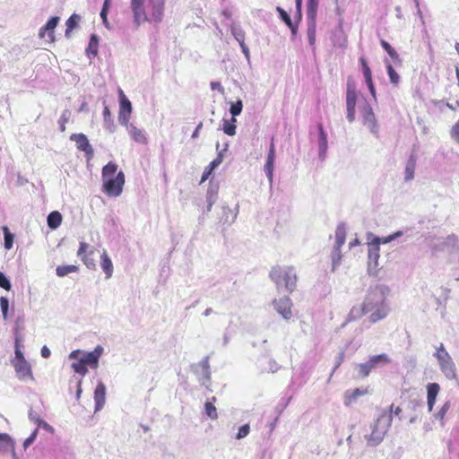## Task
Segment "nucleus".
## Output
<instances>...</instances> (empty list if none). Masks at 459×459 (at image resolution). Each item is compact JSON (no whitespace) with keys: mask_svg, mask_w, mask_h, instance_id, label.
Masks as SVG:
<instances>
[{"mask_svg":"<svg viewBox=\"0 0 459 459\" xmlns=\"http://www.w3.org/2000/svg\"><path fill=\"white\" fill-rule=\"evenodd\" d=\"M389 288L384 284L370 286L364 300V309L370 313L369 320L376 323L385 318L389 307L385 302Z\"/></svg>","mask_w":459,"mask_h":459,"instance_id":"obj_1","label":"nucleus"},{"mask_svg":"<svg viewBox=\"0 0 459 459\" xmlns=\"http://www.w3.org/2000/svg\"><path fill=\"white\" fill-rule=\"evenodd\" d=\"M145 0H131L130 7L134 14V22L139 26L144 22H161L164 16L165 0H149L148 12L144 8Z\"/></svg>","mask_w":459,"mask_h":459,"instance_id":"obj_2","label":"nucleus"},{"mask_svg":"<svg viewBox=\"0 0 459 459\" xmlns=\"http://www.w3.org/2000/svg\"><path fill=\"white\" fill-rule=\"evenodd\" d=\"M117 171V165L109 161L101 171L103 181V191L111 197H117L123 192L125 185V174L123 171Z\"/></svg>","mask_w":459,"mask_h":459,"instance_id":"obj_3","label":"nucleus"},{"mask_svg":"<svg viewBox=\"0 0 459 459\" xmlns=\"http://www.w3.org/2000/svg\"><path fill=\"white\" fill-rule=\"evenodd\" d=\"M394 404L390 406V411H384L376 421L370 426L371 432L365 436L368 445L370 446H378L387 433L389 428L392 425L393 416L392 411Z\"/></svg>","mask_w":459,"mask_h":459,"instance_id":"obj_4","label":"nucleus"},{"mask_svg":"<svg viewBox=\"0 0 459 459\" xmlns=\"http://www.w3.org/2000/svg\"><path fill=\"white\" fill-rule=\"evenodd\" d=\"M270 278L278 290L284 288L287 291L292 292L296 288L297 274L293 266L276 265L272 268Z\"/></svg>","mask_w":459,"mask_h":459,"instance_id":"obj_5","label":"nucleus"},{"mask_svg":"<svg viewBox=\"0 0 459 459\" xmlns=\"http://www.w3.org/2000/svg\"><path fill=\"white\" fill-rule=\"evenodd\" d=\"M434 357L437 359L439 368L444 376L449 380H457L456 366L443 343L437 347Z\"/></svg>","mask_w":459,"mask_h":459,"instance_id":"obj_6","label":"nucleus"},{"mask_svg":"<svg viewBox=\"0 0 459 459\" xmlns=\"http://www.w3.org/2000/svg\"><path fill=\"white\" fill-rule=\"evenodd\" d=\"M368 240H370L368 249V273L370 276H377L380 269L378 264L380 257V238L374 236L372 233H368Z\"/></svg>","mask_w":459,"mask_h":459,"instance_id":"obj_7","label":"nucleus"},{"mask_svg":"<svg viewBox=\"0 0 459 459\" xmlns=\"http://www.w3.org/2000/svg\"><path fill=\"white\" fill-rule=\"evenodd\" d=\"M389 363H391V359L386 353L371 356L368 361L357 365L359 376L365 378L373 369L383 368Z\"/></svg>","mask_w":459,"mask_h":459,"instance_id":"obj_8","label":"nucleus"},{"mask_svg":"<svg viewBox=\"0 0 459 459\" xmlns=\"http://www.w3.org/2000/svg\"><path fill=\"white\" fill-rule=\"evenodd\" d=\"M194 373L196 375L198 381L204 386L208 387L211 380V369L209 357H204L197 364L192 366Z\"/></svg>","mask_w":459,"mask_h":459,"instance_id":"obj_9","label":"nucleus"},{"mask_svg":"<svg viewBox=\"0 0 459 459\" xmlns=\"http://www.w3.org/2000/svg\"><path fill=\"white\" fill-rule=\"evenodd\" d=\"M357 91L353 83L348 82L346 91V109L347 119L350 123L354 122L356 114Z\"/></svg>","mask_w":459,"mask_h":459,"instance_id":"obj_10","label":"nucleus"},{"mask_svg":"<svg viewBox=\"0 0 459 459\" xmlns=\"http://www.w3.org/2000/svg\"><path fill=\"white\" fill-rule=\"evenodd\" d=\"M360 112L363 125L367 126L373 134L377 135L378 126L372 108L367 102H364Z\"/></svg>","mask_w":459,"mask_h":459,"instance_id":"obj_11","label":"nucleus"},{"mask_svg":"<svg viewBox=\"0 0 459 459\" xmlns=\"http://www.w3.org/2000/svg\"><path fill=\"white\" fill-rule=\"evenodd\" d=\"M132 113V103L126 98L124 91L119 90V114L118 121L121 125H127Z\"/></svg>","mask_w":459,"mask_h":459,"instance_id":"obj_12","label":"nucleus"},{"mask_svg":"<svg viewBox=\"0 0 459 459\" xmlns=\"http://www.w3.org/2000/svg\"><path fill=\"white\" fill-rule=\"evenodd\" d=\"M70 140L76 143L78 150L85 153L87 160H91L93 157V148L84 134H73L70 136Z\"/></svg>","mask_w":459,"mask_h":459,"instance_id":"obj_13","label":"nucleus"},{"mask_svg":"<svg viewBox=\"0 0 459 459\" xmlns=\"http://www.w3.org/2000/svg\"><path fill=\"white\" fill-rule=\"evenodd\" d=\"M11 364L14 368L16 377L19 380L26 381L27 379H34L31 366L27 360L11 361Z\"/></svg>","mask_w":459,"mask_h":459,"instance_id":"obj_14","label":"nucleus"},{"mask_svg":"<svg viewBox=\"0 0 459 459\" xmlns=\"http://www.w3.org/2000/svg\"><path fill=\"white\" fill-rule=\"evenodd\" d=\"M103 351L102 346L98 345L92 351H82V356L79 359L91 368H96L99 365V360Z\"/></svg>","mask_w":459,"mask_h":459,"instance_id":"obj_15","label":"nucleus"},{"mask_svg":"<svg viewBox=\"0 0 459 459\" xmlns=\"http://www.w3.org/2000/svg\"><path fill=\"white\" fill-rule=\"evenodd\" d=\"M274 309L286 320L292 316L291 307L292 302L289 297H283L279 299H274Z\"/></svg>","mask_w":459,"mask_h":459,"instance_id":"obj_16","label":"nucleus"},{"mask_svg":"<svg viewBox=\"0 0 459 459\" xmlns=\"http://www.w3.org/2000/svg\"><path fill=\"white\" fill-rule=\"evenodd\" d=\"M95 412L100 411L106 403V386L99 381L94 390Z\"/></svg>","mask_w":459,"mask_h":459,"instance_id":"obj_17","label":"nucleus"},{"mask_svg":"<svg viewBox=\"0 0 459 459\" xmlns=\"http://www.w3.org/2000/svg\"><path fill=\"white\" fill-rule=\"evenodd\" d=\"M318 128V156L320 160H325L327 148H328V142H327V134L325 131L324 130V127L321 124L317 126Z\"/></svg>","mask_w":459,"mask_h":459,"instance_id":"obj_18","label":"nucleus"},{"mask_svg":"<svg viewBox=\"0 0 459 459\" xmlns=\"http://www.w3.org/2000/svg\"><path fill=\"white\" fill-rule=\"evenodd\" d=\"M439 389H440V386L437 383H431V384L428 385L427 403H428L429 411H431L433 410Z\"/></svg>","mask_w":459,"mask_h":459,"instance_id":"obj_19","label":"nucleus"},{"mask_svg":"<svg viewBox=\"0 0 459 459\" xmlns=\"http://www.w3.org/2000/svg\"><path fill=\"white\" fill-rule=\"evenodd\" d=\"M275 152H268L266 162L264 167V173L269 180L270 185H273V169H274Z\"/></svg>","mask_w":459,"mask_h":459,"instance_id":"obj_20","label":"nucleus"},{"mask_svg":"<svg viewBox=\"0 0 459 459\" xmlns=\"http://www.w3.org/2000/svg\"><path fill=\"white\" fill-rule=\"evenodd\" d=\"M276 12L279 14L280 19L290 28L293 36L297 34L298 25L295 24L289 13L280 6L276 7Z\"/></svg>","mask_w":459,"mask_h":459,"instance_id":"obj_21","label":"nucleus"},{"mask_svg":"<svg viewBox=\"0 0 459 459\" xmlns=\"http://www.w3.org/2000/svg\"><path fill=\"white\" fill-rule=\"evenodd\" d=\"M123 126L126 127L128 134L135 142L140 143H144L146 142V137L143 130L137 128L133 124H130L129 121L127 122V125Z\"/></svg>","mask_w":459,"mask_h":459,"instance_id":"obj_22","label":"nucleus"},{"mask_svg":"<svg viewBox=\"0 0 459 459\" xmlns=\"http://www.w3.org/2000/svg\"><path fill=\"white\" fill-rule=\"evenodd\" d=\"M101 263L100 266L103 272L106 274V278L109 279L113 273V264L111 259L108 257V254L104 251L101 255Z\"/></svg>","mask_w":459,"mask_h":459,"instance_id":"obj_23","label":"nucleus"},{"mask_svg":"<svg viewBox=\"0 0 459 459\" xmlns=\"http://www.w3.org/2000/svg\"><path fill=\"white\" fill-rule=\"evenodd\" d=\"M319 0H307V19L316 21Z\"/></svg>","mask_w":459,"mask_h":459,"instance_id":"obj_24","label":"nucleus"},{"mask_svg":"<svg viewBox=\"0 0 459 459\" xmlns=\"http://www.w3.org/2000/svg\"><path fill=\"white\" fill-rule=\"evenodd\" d=\"M99 48V37L96 34H91L89 45L86 48V54L89 58L95 57L98 54Z\"/></svg>","mask_w":459,"mask_h":459,"instance_id":"obj_25","label":"nucleus"},{"mask_svg":"<svg viewBox=\"0 0 459 459\" xmlns=\"http://www.w3.org/2000/svg\"><path fill=\"white\" fill-rule=\"evenodd\" d=\"M24 329V316H19L14 323L13 326V337L14 340H23L22 331Z\"/></svg>","mask_w":459,"mask_h":459,"instance_id":"obj_26","label":"nucleus"},{"mask_svg":"<svg viewBox=\"0 0 459 459\" xmlns=\"http://www.w3.org/2000/svg\"><path fill=\"white\" fill-rule=\"evenodd\" d=\"M59 20V17L52 16L44 25V30H48V37L51 42L55 39L54 30L57 26Z\"/></svg>","mask_w":459,"mask_h":459,"instance_id":"obj_27","label":"nucleus"},{"mask_svg":"<svg viewBox=\"0 0 459 459\" xmlns=\"http://www.w3.org/2000/svg\"><path fill=\"white\" fill-rule=\"evenodd\" d=\"M365 393L366 391H363L359 388L346 391L344 404L346 406L351 405L359 396L365 394Z\"/></svg>","mask_w":459,"mask_h":459,"instance_id":"obj_28","label":"nucleus"},{"mask_svg":"<svg viewBox=\"0 0 459 459\" xmlns=\"http://www.w3.org/2000/svg\"><path fill=\"white\" fill-rule=\"evenodd\" d=\"M48 225L50 229H56L62 222V215L59 212H51L47 218Z\"/></svg>","mask_w":459,"mask_h":459,"instance_id":"obj_29","label":"nucleus"},{"mask_svg":"<svg viewBox=\"0 0 459 459\" xmlns=\"http://www.w3.org/2000/svg\"><path fill=\"white\" fill-rule=\"evenodd\" d=\"M346 240V229L344 225H338L335 230V244L333 247H341L344 245Z\"/></svg>","mask_w":459,"mask_h":459,"instance_id":"obj_30","label":"nucleus"},{"mask_svg":"<svg viewBox=\"0 0 459 459\" xmlns=\"http://www.w3.org/2000/svg\"><path fill=\"white\" fill-rule=\"evenodd\" d=\"M230 31L238 44L245 43V32L238 24L232 22L230 25Z\"/></svg>","mask_w":459,"mask_h":459,"instance_id":"obj_31","label":"nucleus"},{"mask_svg":"<svg viewBox=\"0 0 459 459\" xmlns=\"http://www.w3.org/2000/svg\"><path fill=\"white\" fill-rule=\"evenodd\" d=\"M364 309V304L361 307H353L347 316V321L351 322L360 318L364 314H367Z\"/></svg>","mask_w":459,"mask_h":459,"instance_id":"obj_32","label":"nucleus"},{"mask_svg":"<svg viewBox=\"0 0 459 459\" xmlns=\"http://www.w3.org/2000/svg\"><path fill=\"white\" fill-rule=\"evenodd\" d=\"M332 257V270L335 271L336 268L340 265L342 261V248L338 247H333L331 254Z\"/></svg>","mask_w":459,"mask_h":459,"instance_id":"obj_33","label":"nucleus"},{"mask_svg":"<svg viewBox=\"0 0 459 459\" xmlns=\"http://www.w3.org/2000/svg\"><path fill=\"white\" fill-rule=\"evenodd\" d=\"M78 271V266L70 264V265H59L56 269V275L59 277H65L71 273H76Z\"/></svg>","mask_w":459,"mask_h":459,"instance_id":"obj_34","label":"nucleus"},{"mask_svg":"<svg viewBox=\"0 0 459 459\" xmlns=\"http://www.w3.org/2000/svg\"><path fill=\"white\" fill-rule=\"evenodd\" d=\"M2 230L4 233V248L7 250H10L13 247V234L9 230V228L7 226H3Z\"/></svg>","mask_w":459,"mask_h":459,"instance_id":"obj_35","label":"nucleus"},{"mask_svg":"<svg viewBox=\"0 0 459 459\" xmlns=\"http://www.w3.org/2000/svg\"><path fill=\"white\" fill-rule=\"evenodd\" d=\"M23 340H14V358L11 361L27 360L22 351V342Z\"/></svg>","mask_w":459,"mask_h":459,"instance_id":"obj_36","label":"nucleus"},{"mask_svg":"<svg viewBox=\"0 0 459 459\" xmlns=\"http://www.w3.org/2000/svg\"><path fill=\"white\" fill-rule=\"evenodd\" d=\"M103 119H104V124H105V126L106 128L109 131V132H114L115 130V126L113 124V121H112V117H111V113H110V110L109 108H108V106H105L104 107V110H103Z\"/></svg>","mask_w":459,"mask_h":459,"instance_id":"obj_37","label":"nucleus"},{"mask_svg":"<svg viewBox=\"0 0 459 459\" xmlns=\"http://www.w3.org/2000/svg\"><path fill=\"white\" fill-rule=\"evenodd\" d=\"M236 118H232L229 121L224 119L223 121V132L228 135H234L236 134Z\"/></svg>","mask_w":459,"mask_h":459,"instance_id":"obj_38","label":"nucleus"},{"mask_svg":"<svg viewBox=\"0 0 459 459\" xmlns=\"http://www.w3.org/2000/svg\"><path fill=\"white\" fill-rule=\"evenodd\" d=\"M13 446H14L13 440L8 434L0 433V446H1V448L9 450V449H13Z\"/></svg>","mask_w":459,"mask_h":459,"instance_id":"obj_39","label":"nucleus"},{"mask_svg":"<svg viewBox=\"0 0 459 459\" xmlns=\"http://www.w3.org/2000/svg\"><path fill=\"white\" fill-rule=\"evenodd\" d=\"M71 367L74 372L80 374L82 377H84L88 373L87 365L84 364L81 359L73 362Z\"/></svg>","mask_w":459,"mask_h":459,"instance_id":"obj_40","label":"nucleus"},{"mask_svg":"<svg viewBox=\"0 0 459 459\" xmlns=\"http://www.w3.org/2000/svg\"><path fill=\"white\" fill-rule=\"evenodd\" d=\"M316 21H307V37L310 45H314L316 40Z\"/></svg>","mask_w":459,"mask_h":459,"instance_id":"obj_41","label":"nucleus"},{"mask_svg":"<svg viewBox=\"0 0 459 459\" xmlns=\"http://www.w3.org/2000/svg\"><path fill=\"white\" fill-rule=\"evenodd\" d=\"M243 109V102L241 100H237L236 102H230V112L232 116V118H235L237 116L240 115Z\"/></svg>","mask_w":459,"mask_h":459,"instance_id":"obj_42","label":"nucleus"},{"mask_svg":"<svg viewBox=\"0 0 459 459\" xmlns=\"http://www.w3.org/2000/svg\"><path fill=\"white\" fill-rule=\"evenodd\" d=\"M380 44L393 60H397L399 58L395 49L387 41L381 39Z\"/></svg>","mask_w":459,"mask_h":459,"instance_id":"obj_43","label":"nucleus"},{"mask_svg":"<svg viewBox=\"0 0 459 459\" xmlns=\"http://www.w3.org/2000/svg\"><path fill=\"white\" fill-rule=\"evenodd\" d=\"M386 70H387V74H388V76H389V79H390V82L394 84V85H397L400 82V76L399 74L395 72V70L394 69V67L392 66L391 64H389L388 62H386Z\"/></svg>","mask_w":459,"mask_h":459,"instance_id":"obj_44","label":"nucleus"},{"mask_svg":"<svg viewBox=\"0 0 459 459\" xmlns=\"http://www.w3.org/2000/svg\"><path fill=\"white\" fill-rule=\"evenodd\" d=\"M414 169H415V161L411 158L405 168V177L404 179L406 181H410L414 177Z\"/></svg>","mask_w":459,"mask_h":459,"instance_id":"obj_45","label":"nucleus"},{"mask_svg":"<svg viewBox=\"0 0 459 459\" xmlns=\"http://www.w3.org/2000/svg\"><path fill=\"white\" fill-rule=\"evenodd\" d=\"M110 1L111 0H104L101 11H100V18L106 27H108V13L110 7Z\"/></svg>","mask_w":459,"mask_h":459,"instance_id":"obj_46","label":"nucleus"},{"mask_svg":"<svg viewBox=\"0 0 459 459\" xmlns=\"http://www.w3.org/2000/svg\"><path fill=\"white\" fill-rule=\"evenodd\" d=\"M70 117H71V111L68 109H65L58 120L59 128H60L61 132H65V124L68 122Z\"/></svg>","mask_w":459,"mask_h":459,"instance_id":"obj_47","label":"nucleus"},{"mask_svg":"<svg viewBox=\"0 0 459 459\" xmlns=\"http://www.w3.org/2000/svg\"><path fill=\"white\" fill-rule=\"evenodd\" d=\"M204 408L205 412L210 419L216 420L218 418L216 408L212 402L205 403Z\"/></svg>","mask_w":459,"mask_h":459,"instance_id":"obj_48","label":"nucleus"},{"mask_svg":"<svg viewBox=\"0 0 459 459\" xmlns=\"http://www.w3.org/2000/svg\"><path fill=\"white\" fill-rule=\"evenodd\" d=\"M227 149H228V143L225 144L224 149L222 151H220L218 152L217 157L210 163L209 168L211 169V170L215 169L222 162V159H223L222 152L227 151Z\"/></svg>","mask_w":459,"mask_h":459,"instance_id":"obj_49","label":"nucleus"},{"mask_svg":"<svg viewBox=\"0 0 459 459\" xmlns=\"http://www.w3.org/2000/svg\"><path fill=\"white\" fill-rule=\"evenodd\" d=\"M450 408V402L449 401H446L443 406L441 407V409L437 412V414H435V418L437 420H439L441 421V425H443V420H444V417L445 415L446 414L447 411L449 410Z\"/></svg>","mask_w":459,"mask_h":459,"instance_id":"obj_50","label":"nucleus"},{"mask_svg":"<svg viewBox=\"0 0 459 459\" xmlns=\"http://www.w3.org/2000/svg\"><path fill=\"white\" fill-rule=\"evenodd\" d=\"M0 307L3 314V318L6 320L8 318V310H9V300L5 297L0 298Z\"/></svg>","mask_w":459,"mask_h":459,"instance_id":"obj_51","label":"nucleus"},{"mask_svg":"<svg viewBox=\"0 0 459 459\" xmlns=\"http://www.w3.org/2000/svg\"><path fill=\"white\" fill-rule=\"evenodd\" d=\"M79 20H80L79 15H77L75 13L71 15L65 23L66 27L68 28V30H73V29H74L77 26Z\"/></svg>","mask_w":459,"mask_h":459,"instance_id":"obj_52","label":"nucleus"},{"mask_svg":"<svg viewBox=\"0 0 459 459\" xmlns=\"http://www.w3.org/2000/svg\"><path fill=\"white\" fill-rule=\"evenodd\" d=\"M249 432H250L249 424H244L238 429L236 438L242 439V438L246 437L249 434Z\"/></svg>","mask_w":459,"mask_h":459,"instance_id":"obj_53","label":"nucleus"},{"mask_svg":"<svg viewBox=\"0 0 459 459\" xmlns=\"http://www.w3.org/2000/svg\"><path fill=\"white\" fill-rule=\"evenodd\" d=\"M359 62H360V65H361V67H362V72H363L364 78L365 79H367V78L369 79V77H372L371 70H370L369 66L368 65V63H367L366 59L361 56L359 58Z\"/></svg>","mask_w":459,"mask_h":459,"instance_id":"obj_54","label":"nucleus"},{"mask_svg":"<svg viewBox=\"0 0 459 459\" xmlns=\"http://www.w3.org/2000/svg\"><path fill=\"white\" fill-rule=\"evenodd\" d=\"M217 197H218L217 189H215L213 187H210L207 191L206 202L215 204V202L217 201Z\"/></svg>","mask_w":459,"mask_h":459,"instance_id":"obj_55","label":"nucleus"},{"mask_svg":"<svg viewBox=\"0 0 459 459\" xmlns=\"http://www.w3.org/2000/svg\"><path fill=\"white\" fill-rule=\"evenodd\" d=\"M0 287L6 290H10L12 287L10 280L2 272H0Z\"/></svg>","mask_w":459,"mask_h":459,"instance_id":"obj_56","label":"nucleus"},{"mask_svg":"<svg viewBox=\"0 0 459 459\" xmlns=\"http://www.w3.org/2000/svg\"><path fill=\"white\" fill-rule=\"evenodd\" d=\"M39 430L38 429H34V431L23 442L24 449H27L36 439L38 436Z\"/></svg>","mask_w":459,"mask_h":459,"instance_id":"obj_57","label":"nucleus"},{"mask_svg":"<svg viewBox=\"0 0 459 459\" xmlns=\"http://www.w3.org/2000/svg\"><path fill=\"white\" fill-rule=\"evenodd\" d=\"M93 253V251H91L88 255H84L82 256V260L83 261L84 264L89 269H94L95 268V263L92 258L90 257V255Z\"/></svg>","mask_w":459,"mask_h":459,"instance_id":"obj_58","label":"nucleus"},{"mask_svg":"<svg viewBox=\"0 0 459 459\" xmlns=\"http://www.w3.org/2000/svg\"><path fill=\"white\" fill-rule=\"evenodd\" d=\"M451 136L454 140H455L457 143H459V120L452 127Z\"/></svg>","mask_w":459,"mask_h":459,"instance_id":"obj_59","label":"nucleus"},{"mask_svg":"<svg viewBox=\"0 0 459 459\" xmlns=\"http://www.w3.org/2000/svg\"><path fill=\"white\" fill-rule=\"evenodd\" d=\"M302 1L303 0H295V4H296V18H298L299 21L301 20L302 18Z\"/></svg>","mask_w":459,"mask_h":459,"instance_id":"obj_60","label":"nucleus"},{"mask_svg":"<svg viewBox=\"0 0 459 459\" xmlns=\"http://www.w3.org/2000/svg\"><path fill=\"white\" fill-rule=\"evenodd\" d=\"M343 359H344V353L343 352H340L336 358V363H335V366L334 368H333V371L331 373V376L330 377L333 376V374L334 373V371L340 367V365L342 363L343 361Z\"/></svg>","mask_w":459,"mask_h":459,"instance_id":"obj_61","label":"nucleus"},{"mask_svg":"<svg viewBox=\"0 0 459 459\" xmlns=\"http://www.w3.org/2000/svg\"><path fill=\"white\" fill-rule=\"evenodd\" d=\"M89 247V245L85 242H81L80 243V247H79V249H78V252H77V255L79 257H82L85 255L87 249Z\"/></svg>","mask_w":459,"mask_h":459,"instance_id":"obj_62","label":"nucleus"},{"mask_svg":"<svg viewBox=\"0 0 459 459\" xmlns=\"http://www.w3.org/2000/svg\"><path fill=\"white\" fill-rule=\"evenodd\" d=\"M368 91H370L373 98H376V90L373 84L372 77L365 79Z\"/></svg>","mask_w":459,"mask_h":459,"instance_id":"obj_63","label":"nucleus"},{"mask_svg":"<svg viewBox=\"0 0 459 459\" xmlns=\"http://www.w3.org/2000/svg\"><path fill=\"white\" fill-rule=\"evenodd\" d=\"M29 419L34 422H36L37 424L39 422V420H41L40 417L39 416V414L34 411L32 409H30L29 411Z\"/></svg>","mask_w":459,"mask_h":459,"instance_id":"obj_64","label":"nucleus"}]
</instances>
